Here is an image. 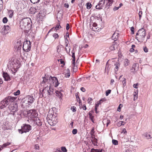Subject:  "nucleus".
Wrapping results in <instances>:
<instances>
[{
    "label": "nucleus",
    "mask_w": 152,
    "mask_h": 152,
    "mask_svg": "<svg viewBox=\"0 0 152 152\" xmlns=\"http://www.w3.org/2000/svg\"><path fill=\"white\" fill-rule=\"evenodd\" d=\"M43 80L41 82L42 84L47 83L50 86H53L55 87H57L59 84L58 79L55 77H42Z\"/></svg>",
    "instance_id": "obj_1"
},
{
    "label": "nucleus",
    "mask_w": 152,
    "mask_h": 152,
    "mask_svg": "<svg viewBox=\"0 0 152 152\" xmlns=\"http://www.w3.org/2000/svg\"><path fill=\"white\" fill-rule=\"evenodd\" d=\"M20 27L24 30H28L31 28V21L30 18H25L21 20L20 22Z\"/></svg>",
    "instance_id": "obj_2"
},
{
    "label": "nucleus",
    "mask_w": 152,
    "mask_h": 152,
    "mask_svg": "<svg viewBox=\"0 0 152 152\" xmlns=\"http://www.w3.org/2000/svg\"><path fill=\"white\" fill-rule=\"evenodd\" d=\"M16 98L14 97L8 96L0 102V108L3 109L6 107L7 105L12 103Z\"/></svg>",
    "instance_id": "obj_3"
},
{
    "label": "nucleus",
    "mask_w": 152,
    "mask_h": 152,
    "mask_svg": "<svg viewBox=\"0 0 152 152\" xmlns=\"http://www.w3.org/2000/svg\"><path fill=\"white\" fill-rule=\"evenodd\" d=\"M145 36V31L142 28L139 29L136 35V39L139 42H142L144 40Z\"/></svg>",
    "instance_id": "obj_4"
},
{
    "label": "nucleus",
    "mask_w": 152,
    "mask_h": 152,
    "mask_svg": "<svg viewBox=\"0 0 152 152\" xmlns=\"http://www.w3.org/2000/svg\"><path fill=\"white\" fill-rule=\"evenodd\" d=\"M56 110L55 108H53L52 110H50L46 117L48 123L53 120V119H54V118L56 117V113H54V110Z\"/></svg>",
    "instance_id": "obj_5"
},
{
    "label": "nucleus",
    "mask_w": 152,
    "mask_h": 152,
    "mask_svg": "<svg viewBox=\"0 0 152 152\" xmlns=\"http://www.w3.org/2000/svg\"><path fill=\"white\" fill-rule=\"evenodd\" d=\"M18 107L17 103L14 101L10 104L8 108L11 114L14 115L15 113L18 110Z\"/></svg>",
    "instance_id": "obj_6"
},
{
    "label": "nucleus",
    "mask_w": 152,
    "mask_h": 152,
    "mask_svg": "<svg viewBox=\"0 0 152 152\" xmlns=\"http://www.w3.org/2000/svg\"><path fill=\"white\" fill-rule=\"evenodd\" d=\"M31 130V126L27 124H23L21 126V129H18V132L19 133L22 134L23 133L28 132Z\"/></svg>",
    "instance_id": "obj_7"
},
{
    "label": "nucleus",
    "mask_w": 152,
    "mask_h": 152,
    "mask_svg": "<svg viewBox=\"0 0 152 152\" xmlns=\"http://www.w3.org/2000/svg\"><path fill=\"white\" fill-rule=\"evenodd\" d=\"M31 43L29 41L26 40L24 42L23 49L24 51H29L31 50Z\"/></svg>",
    "instance_id": "obj_8"
},
{
    "label": "nucleus",
    "mask_w": 152,
    "mask_h": 152,
    "mask_svg": "<svg viewBox=\"0 0 152 152\" xmlns=\"http://www.w3.org/2000/svg\"><path fill=\"white\" fill-rule=\"evenodd\" d=\"M25 102L26 104V106L28 107L29 105H31V104L34 102V100L35 99L32 96H28L25 98Z\"/></svg>",
    "instance_id": "obj_9"
},
{
    "label": "nucleus",
    "mask_w": 152,
    "mask_h": 152,
    "mask_svg": "<svg viewBox=\"0 0 152 152\" xmlns=\"http://www.w3.org/2000/svg\"><path fill=\"white\" fill-rule=\"evenodd\" d=\"M27 115L28 116L31 118L37 117L38 115L36 111L35 110H30L28 111Z\"/></svg>",
    "instance_id": "obj_10"
},
{
    "label": "nucleus",
    "mask_w": 152,
    "mask_h": 152,
    "mask_svg": "<svg viewBox=\"0 0 152 152\" xmlns=\"http://www.w3.org/2000/svg\"><path fill=\"white\" fill-rule=\"evenodd\" d=\"M105 2V0H101L100 1L98 5L96 6V9L99 10L102 9L104 6Z\"/></svg>",
    "instance_id": "obj_11"
},
{
    "label": "nucleus",
    "mask_w": 152,
    "mask_h": 152,
    "mask_svg": "<svg viewBox=\"0 0 152 152\" xmlns=\"http://www.w3.org/2000/svg\"><path fill=\"white\" fill-rule=\"evenodd\" d=\"M10 27L9 26H4L1 30V32L3 35H5L10 31Z\"/></svg>",
    "instance_id": "obj_12"
},
{
    "label": "nucleus",
    "mask_w": 152,
    "mask_h": 152,
    "mask_svg": "<svg viewBox=\"0 0 152 152\" xmlns=\"http://www.w3.org/2000/svg\"><path fill=\"white\" fill-rule=\"evenodd\" d=\"M48 86L45 87V88L43 90V91H44L45 90L46 91L47 90L48 94L49 95H50L52 94L53 92L54 86H49V89L48 90Z\"/></svg>",
    "instance_id": "obj_13"
},
{
    "label": "nucleus",
    "mask_w": 152,
    "mask_h": 152,
    "mask_svg": "<svg viewBox=\"0 0 152 152\" xmlns=\"http://www.w3.org/2000/svg\"><path fill=\"white\" fill-rule=\"evenodd\" d=\"M38 7L35 8L31 7L29 10V12L31 14H34L36 12H38Z\"/></svg>",
    "instance_id": "obj_14"
},
{
    "label": "nucleus",
    "mask_w": 152,
    "mask_h": 152,
    "mask_svg": "<svg viewBox=\"0 0 152 152\" xmlns=\"http://www.w3.org/2000/svg\"><path fill=\"white\" fill-rule=\"evenodd\" d=\"M139 65L138 64L135 63L133 64L132 66V72H136L138 69Z\"/></svg>",
    "instance_id": "obj_15"
},
{
    "label": "nucleus",
    "mask_w": 152,
    "mask_h": 152,
    "mask_svg": "<svg viewBox=\"0 0 152 152\" xmlns=\"http://www.w3.org/2000/svg\"><path fill=\"white\" fill-rule=\"evenodd\" d=\"M143 137L147 139H150L152 137V135H151L147 133H145L143 134Z\"/></svg>",
    "instance_id": "obj_16"
},
{
    "label": "nucleus",
    "mask_w": 152,
    "mask_h": 152,
    "mask_svg": "<svg viewBox=\"0 0 152 152\" xmlns=\"http://www.w3.org/2000/svg\"><path fill=\"white\" fill-rule=\"evenodd\" d=\"M3 75L5 80L6 81H8L10 80V77L7 73L4 72Z\"/></svg>",
    "instance_id": "obj_17"
},
{
    "label": "nucleus",
    "mask_w": 152,
    "mask_h": 152,
    "mask_svg": "<svg viewBox=\"0 0 152 152\" xmlns=\"http://www.w3.org/2000/svg\"><path fill=\"white\" fill-rule=\"evenodd\" d=\"M120 64L118 62H116L114 64V66H115L114 70L115 72H116L118 70V69L120 67Z\"/></svg>",
    "instance_id": "obj_18"
},
{
    "label": "nucleus",
    "mask_w": 152,
    "mask_h": 152,
    "mask_svg": "<svg viewBox=\"0 0 152 152\" xmlns=\"http://www.w3.org/2000/svg\"><path fill=\"white\" fill-rule=\"evenodd\" d=\"M97 24L96 23H94L93 24V27H92V29L94 31H97L98 29Z\"/></svg>",
    "instance_id": "obj_19"
},
{
    "label": "nucleus",
    "mask_w": 152,
    "mask_h": 152,
    "mask_svg": "<svg viewBox=\"0 0 152 152\" xmlns=\"http://www.w3.org/2000/svg\"><path fill=\"white\" fill-rule=\"evenodd\" d=\"M107 2L106 5V7L108 8L112 5V4L113 2V0H106Z\"/></svg>",
    "instance_id": "obj_20"
},
{
    "label": "nucleus",
    "mask_w": 152,
    "mask_h": 152,
    "mask_svg": "<svg viewBox=\"0 0 152 152\" xmlns=\"http://www.w3.org/2000/svg\"><path fill=\"white\" fill-rule=\"evenodd\" d=\"M35 124L38 126H40L42 125V123L41 120L38 118H37L35 120Z\"/></svg>",
    "instance_id": "obj_21"
},
{
    "label": "nucleus",
    "mask_w": 152,
    "mask_h": 152,
    "mask_svg": "<svg viewBox=\"0 0 152 152\" xmlns=\"http://www.w3.org/2000/svg\"><path fill=\"white\" fill-rule=\"evenodd\" d=\"M118 33H116L115 32L114 33L112 37V38L113 39H114L115 40L114 42L115 43V41L117 40V39H117L118 37Z\"/></svg>",
    "instance_id": "obj_22"
},
{
    "label": "nucleus",
    "mask_w": 152,
    "mask_h": 152,
    "mask_svg": "<svg viewBox=\"0 0 152 152\" xmlns=\"http://www.w3.org/2000/svg\"><path fill=\"white\" fill-rule=\"evenodd\" d=\"M16 47L18 48V50L21 49L22 47V43L20 42H17Z\"/></svg>",
    "instance_id": "obj_23"
},
{
    "label": "nucleus",
    "mask_w": 152,
    "mask_h": 152,
    "mask_svg": "<svg viewBox=\"0 0 152 152\" xmlns=\"http://www.w3.org/2000/svg\"><path fill=\"white\" fill-rule=\"evenodd\" d=\"M102 149H94L92 148L91 149V152H102Z\"/></svg>",
    "instance_id": "obj_24"
},
{
    "label": "nucleus",
    "mask_w": 152,
    "mask_h": 152,
    "mask_svg": "<svg viewBox=\"0 0 152 152\" xmlns=\"http://www.w3.org/2000/svg\"><path fill=\"white\" fill-rule=\"evenodd\" d=\"M126 122H124L123 121H120L117 124V126L118 127H120L122 125H124Z\"/></svg>",
    "instance_id": "obj_25"
},
{
    "label": "nucleus",
    "mask_w": 152,
    "mask_h": 152,
    "mask_svg": "<svg viewBox=\"0 0 152 152\" xmlns=\"http://www.w3.org/2000/svg\"><path fill=\"white\" fill-rule=\"evenodd\" d=\"M100 104V102L99 101L97 102V104L95 105V110L96 113H98L97 111V107L99 106Z\"/></svg>",
    "instance_id": "obj_26"
},
{
    "label": "nucleus",
    "mask_w": 152,
    "mask_h": 152,
    "mask_svg": "<svg viewBox=\"0 0 152 152\" xmlns=\"http://www.w3.org/2000/svg\"><path fill=\"white\" fill-rule=\"evenodd\" d=\"M56 96H58L60 98L62 96V94L60 91H56Z\"/></svg>",
    "instance_id": "obj_27"
},
{
    "label": "nucleus",
    "mask_w": 152,
    "mask_h": 152,
    "mask_svg": "<svg viewBox=\"0 0 152 152\" xmlns=\"http://www.w3.org/2000/svg\"><path fill=\"white\" fill-rule=\"evenodd\" d=\"M55 118H54V119H53V120L51 121L49 123L50 125L54 126L56 124L57 121L55 120Z\"/></svg>",
    "instance_id": "obj_28"
},
{
    "label": "nucleus",
    "mask_w": 152,
    "mask_h": 152,
    "mask_svg": "<svg viewBox=\"0 0 152 152\" xmlns=\"http://www.w3.org/2000/svg\"><path fill=\"white\" fill-rule=\"evenodd\" d=\"M14 11L12 10H10L8 12L9 17L10 18H12L13 15Z\"/></svg>",
    "instance_id": "obj_29"
},
{
    "label": "nucleus",
    "mask_w": 152,
    "mask_h": 152,
    "mask_svg": "<svg viewBox=\"0 0 152 152\" xmlns=\"http://www.w3.org/2000/svg\"><path fill=\"white\" fill-rule=\"evenodd\" d=\"M91 141L92 143L94 145H96L97 143V139L95 138H94L93 139H91Z\"/></svg>",
    "instance_id": "obj_30"
},
{
    "label": "nucleus",
    "mask_w": 152,
    "mask_h": 152,
    "mask_svg": "<svg viewBox=\"0 0 152 152\" xmlns=\"http://www.w3.org/2000/svg\"><path fill=\"white\" fill-rule=\"evenodd\" d=\"M3 1L2 0H0V12L3 8Z\"/></svg>",
    "instance_id": "obj_31"
},
{
    "label": "nucleus",
    "mask_w": 152,
    "mask_h": 152,
    "mask_svg": "<svg viewBox=\"0 0 152 152\" xmlns=\"http://www.w3.org/2000/svg\"><path fill=\"white\" fill-rule=\"evenodd\" d=\"M63 47V46L62 45H59L57 47V51L58 53H59L61 50V48Z\"/></svg>",
    "instance_id": "obj_32"
},
{
    "label": "nucleus",
    "mask_w": 152,
    "mask_h": 152,
    "mask_svg": "<svg viewBox=\"0 0 152 152\" xmlns=\"http://www.w3.org/2000/svg\"><path fill=\"white\" fill-rule=\"evenodd\" d=\"M124 65L125 66H128L129 64V61L127 59H125L124 61Z\"/></svg>",
    "instance_id": "obj_33"
},
{
    "label": "nucleus",
    "mask_w": 152,
    "mask_h": 152,
    "mask_svg": "<svg viewBox=\"0 0 152 152\" xmlns=\"http://www.w3.org/2000/svg\"><path fill=\"white\" fill-rule=\"evenodd\" d=\"M88 114L89 115V118H90V119L92 121L93 123H94V121L93 120V118L94 117V116L92 115V114L90 112Z\"/></svg>",
    "instance_id": "obj_34"
},
{
    "label": "nucleus",
    "mask_w": 152,
    "mask_h": 152,
    "mask_svg": "<svg viewBox=\"0 0 152 152\" xmlns=\"http://www.w3.org/2000/svg\"><path fill=\"white\" fill-rule=\"evenodd\" d=\"M92 5L91 3L88 2L86 3V8L88 9H90Z\"/></svg>",
    "instance_id": "obj_35"
},
{
    "label": "nucleus",
    "mask_w": 152,
    "mask_h": 152,
    "mask_svg": "<svg viewBox=\"0 0 152 152\" xmlns=\"http://www.w3.org/2000/svg\"><path fill=\"white\" fill-rule=\"evenodd\" d=\"M67 70L68 72L65 74V77H69L70 75V72L69 69H67Z\"/></svg>",
    "instance_id": "obj_36"
},
{
    "label": "nucleus",
    "mask_w": 152,
    "mask_h": 152,
    "mask_svg": "<svg viewBox=\"0 0 152 152\" xmlns=\"http://www.w3.org/2000/svg\"><path fill=\"white\" fill-rule=\"evenodd\" d=\"M135 47V46L134 45H132L131 48L130 49V51L131 52H133L134 51V48Z\"/></svg>",
    "instance_id": "obj_37"
},
{
    "label": "nucleus",
    "mask_w": 152,
    "mask_h": 152,
    "mask_svg": "<svg viewBox=\"0 0 152 152\" xmlns=\"http://www.w3.org/2000/svg\"><path fill=\"white\" fill-rule=\"evenodd\" d=\"M30 1L32 3L35 4L38 3L40 0H30Z\"/></svg>",
    "instance_id": "obj_38"
},
{
    "label": "nucleus",
    "mask_w": 152,
    "mask_h": 152,
    "mask_svg": "<svg viewBox=\"0 0 152 152\" xmlns=\"http://www.w3.org/2000/svg\"><path fill=\"white\" fill-rule=\"evenodd\" d=\"M112 143L114 145H118V141L115 140H112Z\"/></svg>",
    "instance_id": "obj_39"
},
{
    "label": "nucleus",
    "mask_w": 152,
    "mask_h": 152,
    "mask_svg": "<svg viewBox=\"0 0 152 152\" xmlns=\"http://www.w3.org/2000/svg\"><path fill=\"white\" fill-rule=\"evenodd\" d=\"M7 21L8 19L7 17H5L3 18L2 20V22L4 23H7Z\"/></svg>",
    "instance_id": "obj_40"
},
{
    "label": "nucleus",
    "mask_w": 152,
    "mask_h": 152,
    "mask_svg": "<svg viewBox=\"0 0 152 152\" xmlns=\"http://www.w3.org/2000/svg\"><path fill=\"white\" fill-rule=\"evenodd\" d=\"M111 92V90L110 89H108L105 92V95L106 96H107Z\"/></svg>",
    "instance_id": "obj_41"
},
{
    "label": "nucleus",
    "mask_w": 152,
    "mask_h": 152,
    "mask_svg": "<svg viewBox=\"0 0 152 152\" xmlns=\"http://www.w3.org/2000/svg\"><path fill=\"white\" fill-rule=\"evenodd\" d=\"M139 20H141V18L142 17V12L141 11H140L139 12Z\"/></svg>",
    "instance_id": "obj_42"
},
{
    "label": "nucleus",
    "mask_w": 152,
    "mask_h": 152,
    "mask_svg": "<svg viewBox=\"0 0 152 152\" xmlns=\"http://www.w3.org/2000/svg\"><path fill=\"white\" fill-rule=\"evenodd\" d=\"M61 150L63 152H66L67 150L65 147H61Z\"/></svg>",
    "instance_id": "obj_43"
},
{
    "label": "nucleus",
    "mask_w": 152,
    "mask_h": 152,
    "mask_svg": "<svg viewBox=\"0 0 152 152\" xmlns=\"http://www.w3.org/2000/svg\"><path fill=\"white\" fill-rule=\"evenodd\" d=\"M71 110L74 112H76V108L74 106H73L72 107H71Z\"/></svg>",
    "instance_id": "obj_44"
},
{
    "label": "nucleus",
    "mask_w": 152,
    "mask_h": 152,
    "mask_svg": "<svg viewBox=\"0 0 152 152\" xmlns=\"http://www.w3.org/2000/svg\"><path fill=\"white\" fill-rule=\"evenodd\" d=\"M53 36L55 39H56V38H58L59 37L58 34L56 33H54L53 34Z\"/></svg>",
    "instance_id": "obj_45"
},
{
    "label": "nucleus",
    "mask_w": 152,
    "mask_h": 152,
    "mask_svg": "<svg viewBox=\"0 0 152 152\" xmlns=\"http://www.w3.org/2000/svg\"><path fill=\"white\" fill-rule=\"evenodd\" d=\"M68 48L69 49V50H67V48H66V47L65 48V50H66V53H70V47L69 46L68 47Z\"/></svg>",
    "instance_id": "obj_46"
},
{
    "label": "nucleus",
    "mask_w": 152,
    "mask_h": 152,
    "mask_svg": "<svg viewBox=\"0 0 152 152\" xmlns=\"http://www.w3.org/2000/svg\"><path fill=\"white\" fill-rule=\"evenodd\" d=\"M20 91L19 90H18L16 92L14 93V95L15 96H17L20 94Z\"/></svg>",
    "instance_id": "obj_47"
},
{
    "label": "nucleus",
    "mask_w": 152,
    "mask_h": 152,
    "mask_svg": "<svg viewBox=\"0 0 152 152\" xmlns=\"http://www.w3.org/2000/svg\"><path fill=\"white\" fill-rule=\"evenodd\" d=\"M77 130L76 129H74L73 130L72 133L73 134H77Z\"/></svg>",
    "instance_id": "obj_48"
},
{
    "label": "nucleus",
    "mask_w": 152,
    "mask_h": 152,
    "mask_svg": "<svg viewBox=\"0 0 152 152\" xmlns=\"http://www.w3.org/2000/svg\"><path fill=\"white\" fill-rule=\"evenodd\" d=\"M72 57L73 58H75V52H74V50H72Z\"/></svg>",
    "instance_id": "obj_49"
},
{
    "label": "nucleus",
    "mask_w": 152,
    "mask_h": 152,
    "mask_svg": "<svg viewBox=\"0 0 152 152\" xmlns=\"http://www.w3.org/2000/svg\"><path fill=\"white\" fill-rule=\"evenodd\" d=\"M114 42H113V45L112 46H111V47H110V50H113L115 49V47H114Z\"/></svg>",
    "instance_id": "obj_50"
},
{
    "label": "nucleus",
    "mask_w": 152,
    "mask_h": 152,
    "mask_svg": "<svg viewBox=\"0 0 152 152\" xmlns=\"http://www.w3.org/2000/svg\"><path fill=\"white\" fill-rule=\"evenodd\" d=\"M75 58H73L72 59V64L74 67L75 66Z\"/></svg>",
    "instance_id": "obj_51"
},
{
    "label": "nucleus",
    "mask_w": 152,
    "mask_h": 152,
    "mask_svg": "<svg viewBox=\"0 0 152 152\" xmlns=\"http://www.w3.org/2000/svg\"><path fill=\"white\" fill-rule=\"evenodd\" d=\"M143 50L145 52L147 53L148 51V49L146 47H143Z\"/></svg>",
    "instance_id": "obj_52"
},
{
    "label": "nucleus",
    "mask_w": 152,
    "mask_h": 152,
    "mask_svg": "<svg viewBox=\"0 0 152 152\" xmlns=\"http://www.w3.org/2000/svg\"><path fill=\"white\" fill-rule=\"evenodd\" d=\"M131 30L132 32V34H134V28L133 27L131 28Z\"/></svg>",
    "instance_id": "obj_53"
},
{
    "label": "nucleus",
    "mask_w": 152,
    "mask_h": 152,
    "mask_svg": "<svg viewBox=\"0 0 152 152\" xmlns=\"http://www.w3.org/2000/svg\"><path fill=\"white\" fill-rule=\"evenodd\" d=\"M75 96H76L77 100H78V99L79 100V101H80L79 102V103H80V98H79L78 95L77 93L75 94Z\"/></svg>",
    "instance_id": "obj_54"
},
{
    "label": "nucleus",
    "mask_w": 152,
    "mask_h": 152,
    "mask_svg": "<svg viewBox=\"0 0 152 152\" xmlns=\"http://www.w3.org/2000/svg\"><path fill=\"white\" fill-rule=\"evenodd\" d=\"M58 16H59V18H60V17H62V15H61V14L60 13H59V12H58L57 14V18H58Z\"/></svg>",
    "instance_id": "obj_55"
},
{
    "label": "nucleus",
    "mask_w": 152,
    "mask_h": 152,
    "mask_svg": "<svg viewBox=\"0 0 152 152\" xmlns=\"http://www.w3.org/2000/svg\"><path fill=\"white\" fill-rule=\"evenodd\" d=\"M35 148L36 149H39V146L38 144H36L35 145Z\"/></svg>",
    "instance_id": "obj_56"
},
{
    "label": "nucleus",
    "mask_w": 152,
    "mask_h": 152,
    "mask_svg": "<svg viewBox=\"0 0 152 152\" xmlns=\"http://www.w3.org/2000/svg\"><path fill=\"white\" fill-rule=\"evenodd\" d=\"M137 94H136L134 95V101L135 99H137Z\"/></svg>",
    "instance_id": "obj_57"
},
{
    "label": "nucleus",
    "mask_w": 152,
    "mask_h": 152,
    "mask_svg": "<svg viewBox=\"0 0 152 152\" xmlns=\"http://www.w3.org/2000/svg\"><path fill=\"white\" fill-rule=\"evenodd\" d=\"M92 100V99L90 97H89L88 99V103H91V101Z\"/></svg>",
    "instance_id": "obj_58"
},
{
    "label": "nucleus",
    "mask_w": 152,
    "mask_h": 152,
    "mask_svg": "<svg viewBox=\"0 0 152 152\" xmlns=\"http://www.w3.org/2000/svg\"><path fill=\"white\" fill-rule=\"evenodd\" d=\"M65 39V43L66 44L68 43V40L67 38V37H66L65 36H64Z\"/></svg>",
    "instance_id": "obj_59"
},
{
    "label": "nucleus",
    "mask_w": 152,
    "mask_h": 152,
    "mask_svg": "<svg viewBox=\"0 0 152 152\" xmlns=\"http://www.w3.org/2000/svg\"><path fill=\"white\" fill-rule=\"evenodd\" d=\"M61 28V26L59 25H57L56 27L55 28L56 30L58 29L59 28Z\"/></svg>",
    "instance_id": "obj_60"
},
{
    "label": "nucleus",
    "mask_w": 152,
    "mask_h": 152,
    "mask_svg": "<svg viewBox=\"0 0 152 152\" xmlns=\"http://www.w3.org/2000/svg\"><path fill=\"white\" fill-rule=\"evenodd\" d=\"M119 7H115L113 8V10L114 11H115L117 10H118L119 9Z\"/></svg>",
    "instance_id": "obj_61"
},
{
    "label": "nucleus",
    "mask_w": 152,
    "mask_h": 152,
    "mask_svg": "<svg viewBox=\"0 0 152 152\" xmlns=\"http://www.w3.org/2000/svg\"><path fill=\"white\" fill-rule=\"evenodd\" d=\"M110 123V121L109 120H107V123H106V124H107V126H108V125Z\"/></svg>",
    "instance_id": "obj_62"
},
{
    "label": "nucleus",
    "mask_w": 152,
    "mask_h": 152,
    "mask_svg": "<svg viewBox=\"0 0 152 152\" xmlns=\"http://www.w3.org/2000/svg\"><path fill=\"white\" fill-rule=\"evenodd\" d=\"M82 108L83 110H86L87 109L86 106L85 104L83 105V106H82Z\"/></svg>",
    "instance_id": "obj_63"
},
{
    "label": "nucleus",
    "mask_w": 152,
    "mask_h": 152,
    "mask_svg": "<svg viewBox=\"0 0 152 152\" xmlns=\"http://www.w3.org/2000/svg\"><path fill=\"white\" fill-rule=\"evenodd\" d=\"M80 90L83 92H85L86 91V89L84 87H81Z\"/></svg>",
    "instance_id": "obj_64"
}]
</instances>
